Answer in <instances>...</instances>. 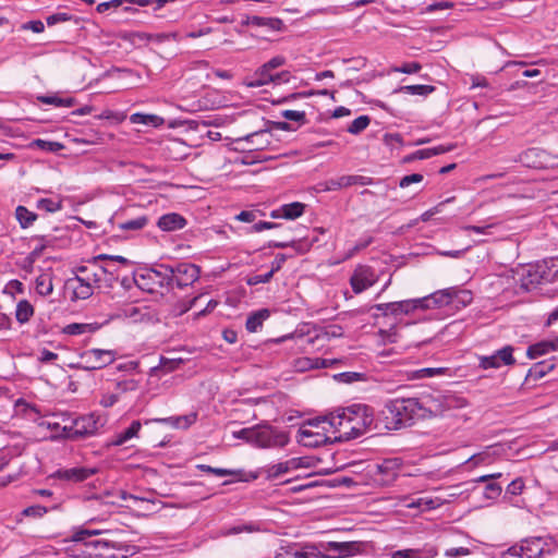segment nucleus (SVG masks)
Here are the masks:
<instances>
[{
  "label": "nucleus",
  "instance_id": "obj_1",
  "mask_svg": "<svg viewBox=\"0 0 558 558\" xmlns=\"http://www.w3.org/2000/svg\"><path fill=\"white\" fill-rule=\"evenodd\" d=\"M442 412L440 404L430 398H397L389 400L383 411L381 420L388 430H398L412 426L416 421L438 415Z\"/></svg>",
  "mask_w": 558,
  "mask_h": 558
},
{
  "label": "nucleus",
  "instance_id": "obj_2",
  "mask_svg": "<svg viewBox=\"0 0 558 558\" xmlns=\"http://www.w3.org/2000/svg\"><path fill=\"white\" fill-rule=\"evenodd\" d=\"M97 263L95 259L88 265L76 268L75 277L69 279L68 284L73 290L72 300H86L94 293L95 288L100 287V278L95 270Z\"/></svg>",
  "mask_w": 558,
  "mask_h": 558
},
{
  "label": "nucleus",
  "instance_id": "obj_3",
  "mask_svg": "<svg viewBox=\"0 0 558 558\" xmlns=\"http://www.w3.org/2000/svg\"><path fill=\"white\" fill-rule=\"evenodd\" d=\"M106 422L102 415L90 413L75 418L71 426L63 427V432L69 439H84L96 435Z\"/></svg>",
  "mask_w": 558,
  "mask_h": 558
},
{
  "label": "nucleus",
  "instance_id": "obj_4",
  "mask_svg": "<svg viewBox=\"0 0 558 558\" xmlns=\"http://www.w3.org/2000/svg\"><path fill=\"white\" fill-rule=\"evenodd\" d=\"M172 266L160 264L147 269L135 279L136 284L148 292H155L157 288L171 289Z\"/></svg>",
  "mask_w": 558,
  "mask_h": 558
},
{
  "label": "nucleus",
  "instance_id": "obj_5",
  "mask_svg": "<svg viewBox=\"0 0 558 558\" xmlns=\"http://www.w3.org/2000/svg\"><path fill=\"white\" fill-rule=\"evenodd\" d=\"M322 422H327L335 429V432L338 433L336 440L345 441L356 438L354 430H351L352 426L350 417L345 415V409L337 414L331 413L328 416L310 420L307 424L311 426H318V424Z\"/></svg>",
  "mask_w": 558,
  "mask_h": 558
},
{
  "label": "nucleus",
  "instance_id": "obj_6",
  "mask_svg": "<svg viewBox=\"0 0 558 558\" xmlns=\"http://www.w3.org/2000/svg\"><path fill=\"white\" fill-rule=\"evenodd\" d=\"M345 415L350 417L351 430L355 437L364 435L374 423V410L366 404H352L345 408Z\"/></svg>",
  "mask_w": 558,
  "mask_h": 558
},
{
  "label": "nucleus",
  "instance_id": "obj_7",
  "mask_svg": "<svg viewBox=\"0 0 558 558\" xmlns=\"http://www.w3.org/2000/svg\"><path fill=\"white\" fill-rule=\"evenodd\" d=\"M289 437L284 432L275 429L268 424L255 425L253 446L258 448L283 447L288 444Z\"/></svg>",
  "mask_w": 558,
  "mask_h": 558
},
{
  "label": "nucleus",
  "instance_id": "obj_8",
  "mask_svg": "<svg viewBox=\"0 0 558 558\" xmlns=\"http://www.w3.org/2000/svg\"><path fill=\"white\" fill-rule=\"evenodd\" d=\"M547 543L542 537H532L511 546L504 558H541L545 553Z\"/></svg>",
  "mask_w": 558,
  "mask_h": 558
},
{
  "label": "nucleus",
  "instance_id": "obj_9",
  "mask_svg": "<svg viewBox=\"0 0 558 558\" xmlns=\"http://www.w3.org/2000/svg\"><path fill=\"white\" fill-rule=\"evenodd\" d=\"M81 366L83 369L94 371L110 365L114 359V352L111 350L90 349L80 354Z\"/></svg>",
  "mask_w": 558,
  "mask_h": 558
},
{
  "label": "nucleus",
  "instance_id": "obj_10",
  "mask_svg": "<svg viewBox=\"0 0 558 558\" xmlns=\"http://www.w3.org/2000/svg\"><path fill=\"white\" fill-rule=\"evenodd\" d=\"M199 268L190 263H180L172 266L171 288L175 284L178 288L191 286L199 278Z\"/></svg>",
  "mask_w": 558,
  "mask_h": 558
},
{
  "label": "nucleus",
  "instance_id": "obj_11",
  "mask_svg": "<svg viewBox=\"0 0 558 558\" xmlns=\"http://www.w3.org/2000/svg\"><path fill=\"white\" fill-rule=\"evenodd\" d=\"M89 556L97 558H118L116 550H120L122 545L108 538L90 539L83 544Z\"/></svg>",
  "mask_w": 558,
  "mask_h": 558
},
{
  "label": "nucleus",
  "instance_id": "obj_12",
  "mask_svg": "<svg viewBox=\"0 0 558 558\" xmlns=\"http://www.w3.org/2000/svg\"><path fill=\"white\" fill-rule=\"evenodd\" d=\"M320 547L327 553H323L322 558H344L355 555L360 544L356 542H328L320 544Z\"/></svg>",
  "mask_w": 558,
  "mask_h": 558
},
{
  "label": "nucleus",
  "instance_id": "obj_13",
  "mask_svg": "<svg viewBox=\"0 0 558 558\" xmlns=\"http://www.w3.org/2000/svg\"><path fill=\"white\" fill-rule=\"evenodd\" d=\"M377 281L374 270L369 266L360 265L355 268L350 283L355 293H361Z\"/></svg>",
  "mask_w": 558,
  "mask_h": 558
},
{
  "label": "nucleus",
  "instance_id": "obj_14",
  "mask_svg": "<svg viewBox=\"0 0 558 558\" xmlns=\"http://www.w3.org/2000/svg\"><path fill=\"white\" fill-rule=\"evenodd\" d=\"M401 462L399 459H386L383 462L375 465L376 481L381 485H389L398 476Z\"/></svg>",
  "mask_w": 558,
  "mask_h": 558
},
{
  "label": "nucleus",
  "instance_id": "obj_15",
  "mask_svg": "<svg viewBox=\"0 0 558 558\" xmlns=\"http://www.w3.org/2000/svg\"><path fill=\"white\" fill-rule=\"evenodd\" d=\"M451 293H454L452 288L435 291L428 296L416 300L420 308L442 307L452 304Z\"/></svg>",
  "mask_w": 558,
  "mask_h": 558
},
{
  "label": "nucleus",
  "instance_id": "obj_16",
  "mask_svg": "<svg viewBox=\"0 0 558 558\" xmlns=\"http://www.w3.org/2000/svg\"><path fill=\"white\" fill-rule=\"evenodd\" d=\"M323 553L315 545H306L298 549L294 545L281 547L276 558H319Z\"/></svg>",
  "mask_w": 558,
  "mask_h": 558
},
{
  "label": "nucleus",
  "instance_id": "obj_17",
  "mask_svg": "<svg viewBox=\"0 0 558 558\" xmlns=\"http://www.w3.org/2000/svg\"><path fill=\"white\" fill-rule=\"evenodd\" d=\"M97 471L98 470L96 468H84V466L72 468V469H60L53 474V476L59 480H62V481L80 483V482H83V481L89 478L94 474H96Z\"/></svg>",
  "mask_w": 558,
  "mask_h": 558
},
{
  "label": "nucleus",
  "instance_id": "obj_18",
  "mask_svg": "<svg viewBox=\"0 0 558 558\" xmlns=\"http://www.w3.org/2000/svg\"><path fill=\"white\" fill-rule=\"evenodd\" d=\"M545 155V151L539 148H529L525 151L521 153L515 161L522 163L525 167L529 168H535L539 169L545 167L543 156Z\"/></svg>",
  "mask_w": 558,
  "mask_h": 558
},
{
  "label": "nucleus",
  "instance_id": "obj_19",
  "mask_svg": "<svg viewBox=\"0 0 558 558\" xmlns=\"http://www.w3.org/2000/svg\"><path fill=\"white\" fill-rule=\"evenodd\" d=\"M157 226L159 229L166 232L181 230L186 226V219L177 213H169L162 215L158 221Z\"/></svg>",
  "mask_w": 558,
  "mask_h": 558
},
{
  "label": "nucleus",
  "instance_id": "obj_20",
  "mask_svg": "<svg viewBox=\"0 0 558 558\" xmlns=\"http://www.w3.org/2000/svg\"><path fill=\"white\" fill-rule=\"evenodd\" d=\"M454 148H456L454 144H449V145H439V146L432 147V148L418 149V150L414 151L413 154L407 156L404 158V161L410 162L413 160L428 159L433 156H437V155H441V154L451 151Z\"/></svg>",
  "mask_w": 558,
  "mask_h": 558
},
{
  "label": "nucleus",
  "instance_id": "obj_21",
  "mask_svg": "<svg viewBox=\"0 0 558 558\" xmlns=\"http://www.w3.org/2000/svg\"><path fill=\"white\" fill-rule=\"evenodd\" d=\"M544 279V271L539 266H531L526 269V274L522 277L520 287L525 291H530L539 284Z\"/></svg>",
  "mask_w": 558,
  "mask_h": 558
},
{
  "label": "nucleus",
  "instance_id": "obj_22",
  "mask_svg": "<svg viewBox=\"0 0 558 558\" xmlns=\"http://www.w3.org/2000/svg\"><path fill=\"white\" fill-rule=\"evenodd\" d=\"M299 441L306 447H319L329 440L325 434L315 433L304 427L299 430Z\"/></svg>",
  "mask_w": 558,
  "mask_h": 558
},
{
  "label": "nucleus",
  "instance_id": "obj_23",
  "mask_svg": "<svg viewBox=\"0 0 558 558\" xmlns=\"http://www.w3.org/2000/svg\"><path fill=\"white\" fill-rule=\"evenodd\" d=\"M142 428L140 421H133L131 425L123 432L118 433L114 438L110 441L111 446H122L130 439L136 437Z\"/></svg>",
  "mask_w": 558,
  "mask_h": 558
},
{
  "label": "nucleus",
  "instance_id": "obj_24",
  "mask_svg": "<svg viewBox=\"0 0 558 558\" xmlns=\"http://www.w3.org/2000/svg\"><path fill=\"white\" fill-rule=\"evenodd\" d=\"M270 317V311L268 308H262L253 312L246 319L245 327L250 332L258 331L264 322Z\"/></svg>",
  "mask_w": 558,
  "mask_h": 558
},
{
  "label": "nucleus",
  "instance_id": "obj_25",
  "mask_svg": "<svg viewBox=\"0 0 558 558\" xmlns=\"http://www.w3.org/2000/svg\"><path fill=\"white\" fill-rule=\"evenodd\" d=\"M558 348V341H542L535 344H532L527 348L526 355L530 359H537L538 356H542L553 350H556Z\"/></svg>",
  "mask_w": 558,
  "mask_h": 558
},
{
  "label": "nucleus",
  "instance_id": "obj_26",
  "mask_svg": "<svg viewBox=\"0 0 558 558\" xmlns=\"http://www.w3.org/2000/svg\"><path fill=\"white\" fill-rule=\"evenodd\" d=\"M555 367V364L551 361H542L538 363H535L527 373L526 378L538 380L543 377H545L550 371H553Z\"/></svg>",
  "mask_w": 558,
  "mask_h": 558
},
{
  "label": "nucleus",
  "instance_id": "obj_27",
  "mask_svg": "<svg viewBox=\"0 0 558 558\" xmlns=\"http://www.w3.org/2000/svg\"><path fill=\"white\" fill-rule=\"evenodd\" d=\"M154 422L169 424L175 428H186L196 421V414H189L175 417L155 418Z\"/></svg>",
  "mask_w": 558,
  "mask_h": 558
},
{
  "label": "nucleus",
  "instance_id": "obj_28",
  "mask_svg": "<svg viewBox=\"0 0 558 558\" xmlns=\"http://www.w3.org/2000/svg\"><path fill=\"white\" fill-rule=\"evenodd\" d=\"M100 328L99 324H78L73 323L69 324L63 328V332L66 335H83V333H92Z\"/></svg>",
  "mask_w": 558,
  "mask_h": 558
},
{
  "label": "nucleus",
  "instance_id": "obj_29",
  "mask_svg": "<svg viewBox=\"0 0 558 558\" xmlns=\"http://www.w3.org/2000/svg\"><path fill=\"white\" fill-rule=\"evenodd\" d=\"M125 317L132 319L134 323L150 319V314L147 306H128L123 310Z\"/></svg>",
  "mask_w": 558,
  "mask_h": 558
},
{
  "label": "nucleus",
  "instance_id": "obj_30",
  "mask_svg": "<svg viewBox=\"0 0 558 558\" xmlns=\"http://www.w3.org/2000/svg\"><path fill=\"white\" fill-rule=\"evenodd\" d=\"M34 315V307L27 300H21L16 304L15 318L20 324H25Z\"/></svg>",
  "mask_w": 558,
  "mask_h": 558
},
{
  "label": "nucleus",
  "instance_id": "obj_31",
  "mask_svg": "<svg viewBox=\"0 0 558 558\" xmlns=\"http://www.w3.org/2000/svg\"><path fill=\"white\" fill-rule=\"evenodd\" d=\"M272 74L268 68L264 69V64L256 70L253 75V80L247 82L248 87H260L272 82Z\"/></svg>",
  "mask_w": 558,
  "mask_h": 558
},
{
  "label": "nucleus",
  "instance_id": "obj_32",
  "mask_svg": "<svg viewBox=\"0 0 558 558\" xmlns=\"http://www.w3.org/2000/svg\"><path fill=\"white\" fill-rule=\"evenodd\" d=\"M434 90L435 86L432 85H405L397 88L395 93L427 96L432 94Z\"/></svg>",
  "mask_w": 558,
  "mask_h": 558
},
{
  "label": "nucleus",
  "instance_id": "obj_33",
  "mask_svg": "<svg viewBox=\"0 0 558 558\" xmlns=\"http://www.w3.org/2000/svg\"><path fill=\"white\" fill-rule=\"evenodd\" d=\"M451 288L454 291V293H451L453 305L465 307L466 305H469L472 302L473 295H472L471 291L460 289L458 287H451Z\"/></svg>",
  "mask_w": 558,
  "mask_h": 558
},
{
  "label": "nucleus",
  "instance_id": "obj_34",
  "mask_svg": "<svg viewBox=\"0 0 558 558\" xmlns=\"http://www.w3.org/2000/svg\"><path fill=\"white\" fill-rule=\"evenodd\" d=\"M390 314L399 315V314H408L415 308H418V304L416 300L414 301H401V302H390L389 303Z\"/></svg>",
  "mask_w": 558,
  "mask_h": 558
},
{
  "label": "nucleus",
  "instance_id": "obj_35",
  "mask_svg": "<svg viewBox=\"0 0 558 558\" xmlns=\"http://www.w3.org/2000/svg\"><path fill=\"white\" fill-rule=\"evenodd\" d=\"M296 466L298 465L295 463V460H290V461L270 465L267 469V477L268 478H277V477L281 476L282 474H286L287 472H289L290 469L296 468Z\"/></svg>",
  "mask_w": 558,
  "mask_h": 558
},
{
  "label": "nucleus",
  "instance_id": "obj_36",
  "mask_svg": "<svg viewBox=\"0 0 558 558\" xmlns=\"http://www.w3.org/2000/svg\"><path fill=\"white\" fill-rule=\"evenodd\" d=\"M36 291L43 296H47L53 291L52 278L48 274H43L36 278Z\"/></svg>",
  "mask_w": 558,
  "mask_h": 558
},
{
  "label": "nucleus",
  "instance_id": "obj_37",
  "mask_svg": "<svg viewBox=\"0 0 558 558\" xmlns=\"http://www.w3.org/2000/svg\"><path fill=\"white\" fill-rule=\"evenodd\" d=\"M15 216L22 228H28L37 219V215L29 211L24 206H17L15 209Z\"/></svg>",
  "mask_w": 558,
  "mask_h": 558
},
{
  "label": "nucleus",
  "instance_id": "obj_38",
  "mask_svg": "<svg viewBox=\"0 0 558 558\" xmlns=\"http://www.w3.org/2000/svg\"><path fill=\"white\" fill-rule=\"evenodd\" d=\"M305 205L303 203L294 202L283 205L281 207L282 217L286 219H295L303 215Z\"/></svg>",
  "mask_w": 558,
  "mask_h": 558
},
{
  "label": "nucleus",
  "instance_id": "obj_39",
  "mask_svg": "<svg viewBox=\"0 0 558 558\" xmlns=\"http://www.w3.org/2000/svg\"><path fill=\"white\" fill-rule=\"evenodd\" d=\"M130 120L132 123L150 124L154 126H158L163 123V119L156 114L134 113L131 116Z\"/></svg>",
  "mask_w": 558,
  "mask_h": 558
},
{
  "label": "nucleus",
  "instance_id": "obj_40",
  "mask_svg": "<svg viewBox=\"0 0 558 558\" xmlns=\"http://www.w3.org/2000/svg\"><path fill=\"white\" fill-rule=\"evenodd\" d=\"M447 368L445 367H424L416 369L411 373L412 379H421V378H427V377H434L444 375L446 373Z\"/></svg>",
  "mask_w": 558,
  "mask_h": 558
},
{
  "label": "nucleus",
  "instance_id": "obj_41",
  "mask_svg": "<svg viewBox=\"0 0 558 558\" xmlns=\"http://www.w3.org/2000/svg\"><path fill=\"white\" fill-rule=\"evenodd\" d=\"M38 100L43 104L54 105L57 107H72L75 104V99L72 97L61 98L58 96H40Z\"/></svg>",
  "mask_w": 558,
  "mask_h": 558
},
{
  "label": "nucleus",
  "instance_id": "obj_42",
  "mask_svg": "<svg viewBox=\"0 0 558 558\" xmlns=\"http://www.w3.org/2000/svg\"><path fill=\"white\" fill-rule=\"evenodd\" d=\"M147 223L148 218L146 216H140L120 223L119 228L126 231H136L143 229Z\"/></svg>",
  "mask_w": 558,
  "mask_h": 558
},
{
  "label": "nucleus",
  "instance_id": "obj_43",
  "mask_svg": "<svg viewBox=\"0 0 558 558\" xmlns=\"http://www.w3.org/2000/svg\"><path fill=\"white\" fill-rule=\"evenodd\" d=\"M267 135H268L267 131H257V132H253L244 137H240L235 142L241 143V142L245 141V142L250 143L255 149H262L264 143L260 142L259 140Z\"/></svg>",
  "mask_w": 558,
  "mask_h": 558
},
{
  "label": "nucleus",
  "instance_id": "obj_44",
  "mask_svg": "<svg viewBox=\"0 0 558 558\" xmlns=\"http://www.w3.org/2000/svg\"><path fill=\"white\" fill-rule=\"evenodd\" d=\"M256 531H258V527L255 526L254 524H251V523L250 524H239V525H234L232 527L222 529L220 531V535L221 536H230V535H235V534H240L243 532L253 533Z\"/></svg>",
  "mask_w": 558,
  "mask_h": 558
},
{
  "label": "nucleus",
  "instance_id": "obj_45",
  "mask_svg": "<svg viewBox=\"0 0 558 558\" xmlns=\"http://www.w3.org/2000/svg\"><path fill=\"white\" fill-rule=\"evenodd\" d=\"M513 348L510 345L504 347L502 349L495 352L499 365H513L515 360L512 355Z\"/></svg>",
  "mask_w": 558,
  "mask_h": 558
},
{
  "label": "nucleus",
  "instance_id": "obj_46",
  "mask_svg": "<svg viewBox=\"0 0 558 558\" xmlns=\"http://www.w3.org/2000/svg\"><path fill=\"white\" fill-rule=\"evenodd\" d=\"M322 185H323V190L324 191H337V190H340L342 187L351 186L350 185V180H349L348 175H342V177H340L338 179L327 180Z\"/></svg>",
  "mask_w": 558,
  "mask_h": 558
},
{
  "label": "nucleus",
  "instance_id": "obj_47",
  "mask_svg": "<svg viewBox=\"0 0 558 558\" xmlns=\"http://www.w3.org/2000/svg\"><path fill=\"white\" fill-rule=\"evenodd\" d=\"M33 147H37L41 150L56 153L63 148V145L59 142H51V141H45V140H34L31 144Z\"/></svg>",
  "mask_w": 558,
  "mask_h": 558
},
{
  "label": "nucleus",
  "instance_id": "obj_48",
  "mask_svg": "<svg viewBox=\"0 0 558 558\" xmlns=\"http://www.w3.org/2000/svg\"><path fill=\"white\" fill-rule=\"evenodd\" d=\"M37 208L47 213H54L62 208V202L52 198H40L37 201Z\"/></svg>",
  "mask_w": 558,
  "mask_h": 558
},
{
  "label": "nucleus",
  "instance_id": "obj_49",
  "mask_svg": "<svg viewBox=\"0 0 558 558\" xmlns=\"http://www.w3.org/2000/svg\"><path fill=\"white\" fill-rule=\"evenodd\" d=\"M371 123L368 116H360L348 128V132L351 134H359L364 131Z\"/></svg>",
  "mask_w": 558,
  "mask_h": 558
},
{
  "label": "nucleus",
  "instance_id": "obj_50",
  "mask_svg": "<svg viewBox=\"0 0 558 558\" xmlns=\"http://www.w3.org/2000/svg\"><path fill=\"white\" fill-rule=\"evenodd\" d=\"M138 388V381L135 379H123L116 384L117 393L120 396L121 393L134 391Z\"/></svg>",
  "mask_w": 558,
  "mask_h": 558
},
{
  "label": "nucleus",
  "instance_id": "obj_51",
  "mask_svg": "<svg viewBox=\"0 0 558 558\" xmlns=\"http://www.w3.org/2000/svg\"><path fill=\"white\" fill-rule=\"evenodd\" d=\"M336 380L351 384L364 379L365 375L357 372H344L333 376Z\"/></svg>",
  "mask_w": 558,
  "mask_h": 558
},
{
  "label": "nucleus",
  "instance_id": "obj_52",
  "mask_svg": "<svg viewBox=\"0 0 558 558\" xmlns=\"http://www.w3.org/2000/svg\"><path fill=\"white\" fill-rule=\"evenodd\" d=\"M254 433H255V426L235 430L232 433V436L236 439H242V440L246 441L247 444L253 445Z\"/></svg>",
  "mask_w": 558,
  "mask_h": 558
},
{
  "label": "nucleus",
  "instance_id": "obj_53",
  "mask_svg": "<svg viewBox=\"0 0 558 558\" xmlns=\"http://www.w3.org/2000/svg\"><path fill=\"white\" fill-rule=\"evenodd\" d=\"M452 7L451 0H429L425 10L426 12H435L440 10H447Z\"/></svg>",
  "mask_w": 558,
  "mask_h": 558
},
{
  "label": "nucleus",
  "instance_id": "obj_54",
  "mask_svg": "<svg viewBox=\"0 0 558 558\" xmlns=\"http://www.w3.org/2000/svg\"><path fill=\"white\" fill-rule=\"evenodd\" d=\"M100 533H101V531H99V530L82 529V530L74 532L72 539L75 542H82L84 544L85 542L89 541L88 539L89 537L99 535Z\"/></svg>",
  "mask_w": 558,
  "mask_h": 558
},
{
  "label": "nucleus",
  "instance_id": "obj_55",
  "mask_svg": "<svg viewBox=\"0 0 558 558\" xmlns=\"http://www.w3.org/2000/svg\"><path fill=\"white\" fill-rule=\"evenodd\" d=\"M95 270L97 271L101 281H104V280L109 281L110 279H107V277L113 276L114 272L117 271V268L113 267V265H111L110 262L105 266L99 265V262H97V266L95 267Z\"/></svg>",
  "mask_w": 558,
  "mask_h": 558
},
{
  "label": "nucleus",
  "instance_id": "obj_56",
  "mask_svg": "<svg viewBox=\"0 0 558 558\" xmlns=\"http://www.w3.org/2000/svg\"><path fill=\"white\" fill-rule=\"evenodd\" d=\"M254 23L260 25H267L271 31L280 32L282 31L283 23L278 19H263V17H254Z\"/></svg>",
  "mask_w": 558,
  "mask_h": 558
},
{
  "label": "nucleus",
  "instance_id": "obj_57",
  "mask_svg": "<svg viewBox=\"0 0 558 558\" xmlns=\"http://www.w3.org/2000/svg\"><path fill=\"white\" fill-rule=\"evenodd\" d=\"M478 360H480V364L478 365L483 369L499 368L500 367L495 353L492 354V355H488V356H480Z\"/></svg>",
  "mask_w": 558,
  "mask_h": 558
},
{
  "label": "nucleus",
  "instance_id": "obj_58",
  "mask_svg": "<svg viewBox=\"0 0 558 558\" xmlns=\"http://www.w3.org/2000/svg\"><path fill=\"white\" fill-rule=\"evenodd\" d=\"M501 486L497 483H487L484 490V496L487 499H496L501 494Z\"/></svg>",
  "mask_w": 558,
  "mask_h": 558
},
{
  "label": "nucleus",
  "instance_id": "obj_59",
  "mask_svg": "<svg viewBox=\"0 0 558 558\" xmlns=\"http://www.w3.org/2000/svg\"><path fill=\"white\" fill-rule=\"evenodd\" d=\"M21 31H31L33 33H43L45 31V25L41 21L39 20H36V21H29V22H26V23H23L21 25Z\"/></svg>",
  "mask_w": 558,
  "mask_h": 558
},
{
  "label": "nucleus",
  "instance_id": "obj_60",
  "mask_svg": "<svg viewBox=\"0 0 558 558\" xmlns=\"http://www.w3.org/2000/svg\"><path fill=\"white\" fill-rule=\"evenodd\" d=\"M409 508H420V509H434L436 507L435 501L430 498H418L416 501H413L408 505Z\"/></svg>",
  "mask_w": 558,
  "mask_h": 558
},
{
  "label": "nucleus",
  "instance_id": "obj_61",
  "mask_svg": "<svg viewBox=\"0 0 558 558\" xmlns=\"http://www.w3.org/2000/svg\"><path fill=\"white\" fill-rule=\"evenodd\" d=\"M524 488V482L522 478L513 480L507 487V493L513 496H518Z\"/></svg>",
  "mask_w": 558,
  "mask_h": 558
},
{
  "label": "nucleus",
  "instance_id": "obj_62",
  "mask_svg": "<svg viewBox=\"0 0 558 558\" xmlns=\"http://www.w3.org/2000/svg\"><path fill=\"white\" fill-rule=\"evenodd\" d=\"M422 69V65L417 62L404 63L402 66L395 68V72H401L405 74L416 73Z\"/></svg>",
  "mask_w": 558,
  "mask_h": 558
},
{
  "label": "nucleus",
  "instance_id": "obj_63",
  "mask_svg": "<svg viewBox=\"0 0 558 558\" xmlns=\"http://www.w3.org/2000/svg\"><path fill=\"white\" fill-rule=\"evenodd\" d=\"M272 277H274L272 271H268L266 274L254 275L248 278L247 283L251 286H255L258 283H266V282L270 281V279Z\"/></svg>",
  "mask_w": 558,
  "mask_h": 558
},
{
  "label": "nucleus",
  "instance_id": "obj_64",
  "mask_svg": "<svg viewBox=\"0 0 558 558\" xmlns=\"http://www.w3.org/2000/svg\"><path fill=\"white\" fill-rule=\"evenodd\" d=\"M422 181H423V175L422 174H420V173H412V174L403 177L400 180V182H399V186L400 187H407V186H409L412 183H420Z\"/></svg>",
  "mask_w": 558,
  "mask_h": 558
}]
</instances>
